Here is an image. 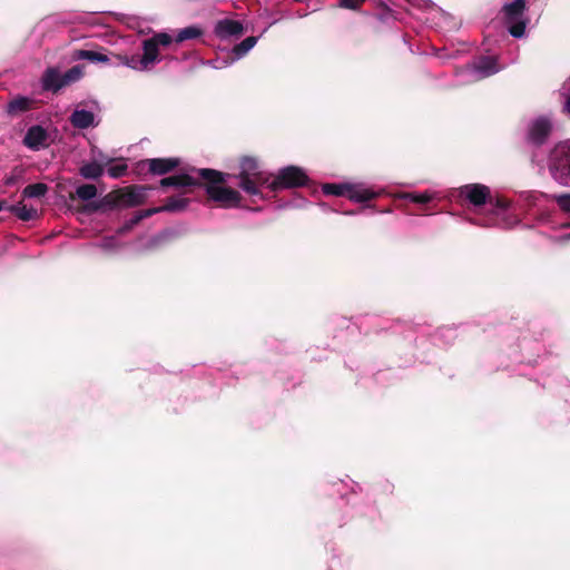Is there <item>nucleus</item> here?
<instances>
[{"instance_id": "423d86ee", "label": "nucleus", "mask_w": 570, "mask_h": 570, "mask_svg": "<svg viewBox=\"0 0 570 570\" xmlns=\"http://www.w3.org/2000/svg\"><path fill=\"white\" fill-rule=\"evenodd\" d=\"M525 0H514L503 7L505 21L509 24V32L514 38H521L525 31V21L523 12Z\"/></svg>"}, {"instance_id": "1a4fd4ad", "label": "nucleus", "mask_w": 570, "mask_h": 570, "mask_svg": "<svg viewBox=\"0 0 570 570\" xmlns=\"http://www.w3.org/2000/svg\"><path fill=\"white\" fill-rule=\"evenodd\" d=\"M149 187L131 186L119 190L114 196V205L119 207H135L142 204L147 198Z\"/></svg>"}, {"instance_id": "cd10ccee", "label": "nucleus", "mask_w": 570, "mask_h": 570, "mask_svg": "<svg viewBox=\"0 0 570 570\" xmlns=\"http://www.w3.org/2000/svg\"><path fill=\"white\" fill-rule=\"evenodd\" d=\"M404 198L410 199L413 203L426 204L430 200H432L433 195L428 193V191H424V193H409V194L404 195Z\"/></svg>"}, {"instance_id": "5701e85b", "label": "nucleus", "mask_w": 570, "mask_h": 570, "mask_svg": "<svg viewBox=\"0 0 570 570\" xmlns=\"http://www.w3.org/2000/svg\"><path fill=\"white\" fill-rule=\"evenodd\" d=\"M77 59L88 60L91 62H108L109 58L106 55H102L92 50H78L75 55Z\"/></svg>"}, {"instance_id": "a211bd4d", "label": "nucleus", "mask_w": 570, "mask_h": 570, "mask_svg": "<svg viewBox=\"0 0 570 570\" xmlns=\"http://www.w3.org/2000/svg\"><path fill=\"white\" fill-rule=\"evenodd\" d=\"M70 122L75 128L87 129L95 126V115L86 109H76L70 116Z\"/></svg>"}, {"instance_id": "c756f323", "label": "nucleus", "mask_w": 570, "mask_h": 570, "mask_svg": "<svg viewBox=\"0 0 570 570\" xmlns=\"http://www.w3.org/2000/svg\"><path fill=\"white\" fill-rule=\"evenodd\" d=\"M127 171V165L125 163H118L108 168V175L112 178H119Z\"/></svg>"}, {"instance_id": "412c9836", "label": "nucleus", "mask_w": 570, "mask_h": 570, "mask_svg": "<svg viewBox=\"0 0 570 570\" xmlns=\"http://www.w3.org/2000/svg\"><path fill=\"white\" fill-rule=\"evenodd\" d=\"M102 173L104 167L98 163H88L80 168V175L87 179H97Z\"/></svg>"}, {"instance_id": "bb28decb", "label": "nucleus", "mask_w": 570, "mask_h": 570, "mask_svg": "<svg viewBox=\"0 0 570 570\" xmlns=\"http://www.w3.org/2000/svg\"><path fill=\"white\" fill-rule=\"evenodd\" d=\"M76 194L81 200H90L97 196V188L95 185L85 184L76 189Z\"/></svg>"}, {"instance_id": "f8f14e48", "label": "nucleus", "mask_w": 570, "mask_h": 570, "mask_svg": "<svg viewBox=\"0 0 570 570\" xmlns=\"http://www.w3.org/2000/svg\"><path fill=\"white\" fill-rule=\"evenodd\" d=\"M551 122L548 118L540 117L532 121L529 128V140L534 145H541L551 131Z\"/></svg>"}, {"instance_id": "0eeeda50", "label": "nucleus", "mask_w": 570, "mask_h": 570, "mask_svg": "<svg viewBox=\"0 0 570 570\" xmlns=\"http://www.w3.org/2000/svg\"><path fill=\"white\" fill-rule=\"evenodd\" d=\"M307 175L303 169L295 166H288L279 170L278 175L271 180L268 188L277 190L281 188H294L307 183Z\"/></svg>"}, {"instance_id": "20e7f679", "label": "nucleus", "mask_w": 570, "mask_h": 570, "mask_svg": "<svg viewBox=\"0 0 570 570\" xmlns=\"http://www.w3.org/2000/svg\"><path fill=\"white\" fill-rule=\"evenodd\" d=\"M550 173L563 186H570V139L559 142L550 156Z\"/></svg>"}, {"instance_id": "4468645a", "label": "nucleus", "mask_w": 570, "mask_h": 570, "mask_svg": "<svg viewBox=\"0 0 570 570\" xmlns=\"http://www.w3.org/2000/svg\"><path fill=\"white\" fill-rule=\"evenodd\" d=\"M243 24L239 21L232 19L219 20L215 26V33L222 39L239 36L243 33Z\"/></svg>"}, {"instance_id": "f3484780", "label": "nucleus", "mask_w": 570, "mask_h": 570, "mask_svg": "<svg viewBox=\"0 0 570 570\" xmlns=\"http://www.w3.org/2000/svg\"><path fill=\"white\" fill-rule=\"evenodd\" d=\"M147 163L149 171L156 175L167 174L179 165L177 158H153Z\"/></svg>"}, {"instance_id": "473e14b6", "label": "nucleus", "mask_w": 570, "mask_h": 570, "mask_svg": "<svg viewBox=\"0 0 570 570\" xmlns=\"http://www.w3.org/2000/svg\"><path fill=\"white\" fill-rule=\"evenodd\" d=\"M79 77H80V70H79L77 67L71 68V69H70L68 72H66V75L63 76L65 81H67V83H69L70 81L77 80Z\"/></svg>"}, {"instance_id": "2f4dec72", "label": "nucleus", "mask_w": 570, "mask_h": 570, "mask_svg": "<svg viewBox=\"0 0 570 570\" xmlns=\"http://www.w3.org/2000/svg\"><path fill=\"white\" fill-rule=\"evenodd\" d=\"M365 0H340L338 6L345 9H357Z\"/></svg>"}, {"instance_id": "72a5a7b5", "label": "nucleus", "mask_w": 570, "mask_h": 570, "mask_svg": "<svg viewBox=\"0 0 570 570\" xmlns=\"http://www.w3.org/2000/svg\"><path fill=\"white\" fill-rule=\"evenodd\" d=\"M508 204L504 200H498L497 202V208L498 210H504L507 208Z\"/></svg>"}, {"instance_id": "c85d7f7f", "label": "nucleus", "mask_w": 570, "mask_h": 570, "mask_svg": "<svg viewBox=\"0 0 570 570\" xmlns=\"http://www.w3.org/2000/svg\"><path fill=\"white\" fill-rule=\"evenodd\" d=\"M552 198L556 200L561 210L570 214V194L553 195Z\"/></svg>"}, {"instance_id": "393cba45", "label": "nucleus", "mask_w": 570, "mask_h": 570, "mask_svg": "<svg viewBox=\"0 0 570 570\" xmlns=\"http://www.w3.org/2000/svg\"><path fill=\"white\" fill-rule=\"evenodd\" d=\"M203 35V31L200 28L196 26H189L178 31L175 40L176 42H183L185 40L189 39H196Z\"/></svg>"}, {"instance_id": "f03ea898", "label": "nucleus", "mask_w": 570, "mask_h": 570, "mask_svg": "<svg viewBox=\"0 0 570 570\" xmlns=\"http://www.w3.org/2000/svg\"><path fill=\"white\" fill-rule=\"evenodd\" d=\"M195 173H197L198 178L207 181L206 191L210 199L220 203L225 207H234L239 204L240 194L222 185L225 181L224 174L214 169H200L195 170Z\"/></svg>"}, {"instance_id": "f257e3e1", "label": "nucleus", "mask_w": 570, "mask_h": 570, "mask_svg": "<svg viewBox=\"0 0 570 570\" xmlns=\"http://www.w3.org/2000/svg\"><path fill=\"white\" fill-rule=\"evenodd\" d=\"M173 37L167 32L155 33L142 41L144 53L132 56H118L119 62L137 71L150 70L160 61L159 47H167L173 42Z\"/></svg>"}, {"instance_id": "6e6552de", "label": "nucleus", "mask_w": 570, "mask_h": 570, "mask_svg": "<svg viewBox=\"0 0 570 570\" xmlns=\"http://www.w3.org/2000/svg\"><path fill=\"white\" fill-rule=\"evenodd\" d=\"M500 67L493 57H481L473 65L468 66L463 71L464 82L479 81L497 73Z\"/></svg>"}, {"instance_id": "2eb2a0df", "label": "nucleus", "mask_w": 570, "mask_h": 570, "mask_svg": "<svg viewBox=\"0 0 570 570\" xmlns=\"http://www.w3.org/2000/svg\"><path fill=\"white\" fill-rule=\"evenodd\" d=\"M41 82L45 90L51 91H58L67 85V81H65L63 76L60 75L57 68H48L41 78Z\"/></svg>"}, {"instance_id": "a878e982", "label": "nucleus", "mask_w": 570, "mask_h": 570, "mask_svg": "<svg viewBox=\"0 0 570 570\" xmlns=\"http://www.w3.org/2000/svg\"><path fill=\"white\" fill-rule=\"evenodd\" d=\"M31 100L26 97H18L8 104L7 110L9 114H17L26 111L30 108Z\"/></svg>"}, {"instance_id": "e433bc0d", "label": "nucleus", "mask_w": 570, "mask_h": 570, "mask_svg": "<svg viewBox=\"0 0 570 570\" xmlns=\"http://www.w3.org/2000/svg\"><path fill=\"white\" fill-rule=\"evenodd\" d=\"M566 239H570V233L566 235Z\"/></svg>"}, {"instance_id": "6ab92c4d", "label": "nucleus", "mask_w": 570, "mask_h": 570, "mask_svg": "<svg viewBox=\"0 0 570 570\" xmlns=\"http://www.w3.org/2000/svg\"><path fill=\"white\" fill-rule=\"evenodd\" d=\"M188 205V199L181 196H174L167 199L166 204L160 207H154V209H158V213L161 212H180L185 209Z\"/></svg>"}, {"instance_id": "aec40b11", "label": "nucleus", "mask_w": 570, "mask_h": 570, "mask_svg": "<svg viewBox=\"0 0 570 570\" xmlns=\"http://www.w3.org/2000/svg\"><path fill=\"white\" fill-rule=\"evenodd\" d=\"M10 212L13 213L19 219L24 222L35 219L38 216L36 208L29 207L22 203L11 206Z\"/></svg>"}, {"instance_id": "9d476101", "label": "nucleus", "mask_w": 570, "mask_h": 570, "mask_svg": "<svg viewBox=\"0 0 570 570\" xmlns=\"http://www.w3.org/2000/svg\"><path fill=\"white\" fill-rule=\"evenodd\" d=\"M459 196L478 207L487 203L490 197V189L481 184H469L459 189Z\"/></svg>"}, {"instance_id": "7ed1b4c3", "label": "nucleus", "mask_w": 570, "mask_h": 570, "mask_svg": "<svg viewBox=\"0 0 570 570\" xmlns=\"http://www.w3.org/2000/svg\"><path fill=\"white\" fill-rule=\"evenodd\" d=\"M238 179V185L245 193L257 196L261 194V187H268L272 176L263 171L254 158L245 157L240 161Z\"/></svg>"}, {"instance_id": "dca6fc26", "label": "nucleus", "mask_w": 570, "mask_h": 570, "mask_svg": "<svg viewBox=\"0 0 570 570\" xmlns=\"http://www.w3.org/2000/svg\"><path fill=\"white\" fill-rule=\"evenodd\" d=\"M47 132L46 130L40 126H32L28 129L23 142L26 146H28L31 149H39L43 146H46L47 142Z\"/></svg>"}, {"instance_id": "39448f33", "label": "nucleus", "mask_w": 570, "mask_h": 570, "mask_svg": "<svg viewBox=\"0 0 570 570\" xmlns=\"http://www.w3.org/2000/svg\"><path fill=\"white\" fill-rule=\"evenodd\" d=\"M322 189L325 195L347 196L351 200L358 203L370 200L380 195L379 191H374L361 184H325Z\"/></svg>"}, {"instance_id": "7c9ffc66", "label": "nucleus", "mask_w": 570, "mask_h": 570, "mask_svg": "<svg viewBox=\"0 0 570 570\" xmlns=\"http://www.w3.org/2000/svg\"><path fill=\"white\" fill-rule=\"evenodd\" d=\"M562 95L566 98L564 109L570 115V77L567 79V81L562 86Z\"/></svg>"}, {"instance_id": "ddd939ff", "label": "nucleus", "mask_w": 570, "mask_h": 570, "mask_svg": "<svg viewBox=\"0 0 570 570\" xmlns=\"http://www.w3.org/2000/svg\"><path fill=\"white\" fill-rule=\"evenodd\" d=\"M257 39H258L257 37H247L240 43L236 45L233 48V58L230 60V63L236 61V60H238V59H240L252 48H254V46L257 43ZM208 63H210L216 69L224 68V67H227L229 65V62L226 61V60H223V61L215 60V61H209Z\"/></svg>"}, {"instance_id": "b1692460", "label": "nucleus", "mask_w": 570, "mask_h": 570, "mask_svg": "<svg viewBox=\"0 0 570 570\" xmlns=\"http://www.w3.org/2000/svg\"><path fill=\"white\" fill-rule=\"evenodd\" d=\"M48 187L46 184L38 183L24 187L22 195L27 198H39L46 195Z\"/></svg>"}, {"instance_id": "9b49d317", "label": "nucleus", "mask_w": 570, "mask_h": 570, "mask_svg": "<svg viewBox=\"0 0 570 570\" xmlns=\"http://www.w3.org/2000/svg\"><path fill=\"white\" fill-rule=\"evenodd\" d=\"M195 170H197V169L193 168L188 173L178 174V175L163 178L160 180V186L161 187H177V188L195 186L199 183V180H202V178H198V175H197V173H195Z\"/></svg>"}, {"instance_id": "f704fd0d", "label": "nucleus", "mask_w": 570, "mask_h": 570, "mask_svg": "<svg viewBox=\"0 0 570 570\" xmlns=\"http://www.w3.org/2000/svg\"><path fill=\"white\" fill-rule=\"evenodd\" d=\"M6 208V202H0V212Z\"/></svg>"}, {"instance_id": "4be33fe9", "label": "nucleus", "mask_w": 570, "mask_h": 570, "mask_svg": "<svg viewBox=\"0 0 570 570\" xmlns=\"http://www.w3.org/2000/svg\"><path fill=\"white\" fill-rule=\"evenodd\" d=\"M157 213H158V209H154V208L137 212L128 222L125 223L122 228H120V232H127V230L131 229L135 225H137L144 218H147Z\"/></svg>"}, {"instance_id": "c9c22d12", "label": "nucleus", "mask_w": 570, "mask_h": 570, "mask_svg": "<svg viewBox=\"0 0 570 570\" xmlns=\"http://www.w3.org/2000/svg\"><path fill=\"white\" fill-rule=\"evenodd\" d=\"M102 247H105V248L109 247V243H108V242H105V243L102 244Z\"/></svg>"}]
</instances>
